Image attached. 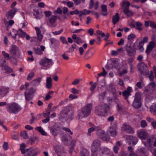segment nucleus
Wrapping results in <instances>:
<instances>
[{"instance_id":"f257e3e1","label":"nucleus","mask_w":156,"mask_h":156,"mask_svg":"<svg viewBox=\"0 0 156 156\" xmlns=\"http://www.w3.org/2000/svg\"><path fill=\"white\" fill-rule=\"evenodd\" d=\"M106 94V91H105L99 95V101L103 104L95 107V113L97 115L105 117L107 115V104L104 103V100L107 99V97L105 96Z\"/></svg>"},{"instance_id":"f03ea898","label":"nucleus","mask_w":156,"mask_h":156,"mask_svg":"<svg viewBox=\"0 0 156 156\" xmlns=\"http://www.w3.org/2000/svg\"><path fill=\"white\" fill-rule=\"evenodd\" d=\"M73 113V111L70 107L66 106L61 112V117L66 121L68 120L71 121L74 116Z\"/></svg>"},{"instance_id":"7ed1b4c3","label":"nucleus","mask_w":156,"mask_h":156,"mask_svg":"<svg viewBox=\"0 0 156 156\" xmlns=\"http://www.w3.org/2000/svg\"><path fill=\"white\" fill-rule=\"evenodd\" d=\"M92 108L91 104H87L85 106L81 108L79 111L80 113L78 115L79 118L82 119L83 117H87L90 114Z\"/></svg>"},{"instance_id":"20e7f679","label":"nucleus","mask_w":156,"mask_h":156,"mask_svg":"<svg viewBox=\"0 0 156 156\" xmlns=\"http://www.w3.org/2000/svg\"><path fill=\"white\" fill-rule=\"evenodd\" d=\"M6 108L8 112L14 114H16L21 109L20 107L15 103L8 104Z\"/></svg>"},{"instance_id":"39448f33","label":"nucleus","mask_w":156,"mask_h":156,"mask_svg":"<svg viewBox=\"0 0 156 156\" xmlns=\"http://www.w3.org/2000/svg\"><path fill=\"white\" fill-rule=\"evenodd\" d=\"M129 5L130 3L128 1H124L122 3V5L123 8V11L128 17H131L133 14V12L129 9Z\"/></svg>"},{"instance_id":"423d86ee","label":"nucleus","mask_w":156,"mask_h":156,"mask_svg":"<svg viewBox=\"0 0 156 156\" xmlns=\"http://www.w3.org/2000/svg\"><path fill=\"white\" fill-rule=\"evenodd\" d=\"M36 91V89L31 87L28 89H27L24 92L25 99L27 101L32 100L34 96L35 92Z\"/></svg>"},{"instance_id":"0eeeda50","label":"nucleus","mask_w":156,"mask_h":156,"mask_svg":"<svg viewBox=\"0 0 156 156\" xmlns=\"http://www.w3.org/2000/svg\"><path fill=\"white\" fill-rule=\"evenodd\" d=\"M138 67V70L140 72L141 74L146 75L148 73V70L147 66L144 62H142L139 63Z\"/></svg>"},{"instance_id":"6e6552de","label":"nucleus","mask_w":156,"mask_h":156,"mask_svg":"<svg viewBox=\"0 0 156 156\" xmlns=\"http://www.w3.org/2000/svg\"><path fill=\"white\" fill-rule=\"evenodd\" d=\"M30 148V150L25 153L24 156H37L40 152V150L38 148Z\"/></svg>"},{"instance_id":"1a4fd4ad","label":"nucleus","mask_w":156,"mask_h":156,"mask_svg":"<svg viewBox=\"0 0 156 156\" xmlns=\"http://www.w3.org/2000/svg\"><path fill=\"white\" fill-rule=\"evenodd\" d=\"M60 129V127L57 125H55L51 126L50 129L51 133L55 137L59 133Z\"/></svg>"},{"instance_id":"9d476101","label":"nucleus","mask_w":156,"mask_h":156,"mask_svg":"<svg viewBox=\"0 0 156 156\" xmlns=\"http://www.w3.org/2000/svg\"><path fill=\"white\" fill-rule=\"evenodd\" d=\"M17 11L18 9L15 8L8 11L6 14V16L7 19L8 20L12 19Z\"/></svg>"},{"instance_id":"9b49d317","label":"nucleus","mask_w":156,"mask_h":156,"mask_svg":"<svg viewBox=\"0 0 156 156\" xmlns=\"http://www.w3.org/2000/svg\"><path fill=\"white\" fill-rule=\"evenodd\" d=\"M126 50L128 55L131 56H132L136 51L135 48L130 44L126 45Z\"/></svg>"},{"instance_id":"f8f14e48","label":"nucleus","mask_w":156,"mask_h":156,"mask_svg":"<svg viewBox=\"0 0 156 156\" xmlns=\"http://www.w3.org/2000/svg\"><path fill=\"white\" fill-rule=\"evenodd\" d=\"M9 87H2L0 88V98H2L6 96L9 92Z\"/></svg>"},{"instance_id":"ddd939ff","label":"nucleus","mask_w":156,"mask_h":156,"mask_svg":"<svg viewBox=\"0 0 156 156\" xmlns=\"http://www.w3.org/2000/svg\"><path fill=\"white\" fill-rule=\"evenodd\" d=\"M97 134L99 138L103 140L107 141V137L105 132L103 130H101L97 131Z\"/></svg>"},{"instance_id":"4468645a","label":"nucleus","mask_w":156,"mask_h":156,"mask_svg":"<svg viewBox=\"0 0 156 156\" xmlns=\"http://www.w3.org/2000/svg\"><path fill=\"white\" fill-rule=\"evenodd\" d=\"M52 62V60L48 59L46 57L44 58L41 60V62L40 64L44 67H47Z\"/></svg>"},{"instance_id":"2eb2a0df","label":"nucleus","mask_w":156,"mask_h":156,"mask_svg":"<svg viewBox=\"0 0 156 156\" xmlns=\"http://www.w3.org/2000/svg\"><path fill=\"white\" fill-rule=\"evenodd\" d=\"M55 151L58 156H62L63 154L64 153L63 147L58 145L55 147Z\"/></svg>"},{"instance_id":"dca6fc26","label":"nucleus","mask_w":156,"mask_h":156,"mask_svg":"<svg viewBox=\"0 0 156 156\" xmlns=\"http://www.w3.org/2000/svg\"><path fill=\"white\" fill-rule=\"evenodd\" d=\"M109 67L110 68L116 67L119 64L118 61L116 58H113L109 60Z\"/></svg>"},{"instance_id":"f3484780","label":"nucleus","mask_w":156,"mask_h":156,"mask_svg":"<svg viewBox=\"0 0 156 156\" xmlns=\"http://www.w3.org/2000/svg\"><path fill=\"white\" fill-rule=\"evenodd\" d=\"M5 62L6 61L5 60H4L2 61V63L1 65V66L4 69L5 71V73H9L12 72L13 69L12 68L4 64Z\"/></svg>"},{"instance_id":"a211bd4d","label":"nucleus","mask_w":156,"mask_h":156,"mask_svg":"<svg viewBox=\"0 0 156 156\" xmlns=\"http://www.w3.org/2000/svg\"><path fill=\"white\" fill-rule=\"evenodd\" d=\"M126 139L130 140L129 144L130 145L133 146L135 145L138 141V139L136 137L132 136H129L126 137Z\"/></svg>"},{"instance_id":"6ab92c4d","label":"nucleus","mask_w":156,"mask_h":156,"mask_svg":"<svg viewBox=\"0 0 156 156\" xmlns=\"http://www.w3.org/2000/svg\"><path fill=\"white\" fill-rule=\"evenodd\" d=\"M122 128L127 133L130 134L133 133L134 132L133 129L130 126L125 123L123 124Z\"/></svg>"},{"instance_id":"aec40b11","label":"nucleus","mask_w":156,"mask_h":156,"mask_svg":"<svg viewBox=\"0 0 156 156\" xmlns=\"http://www.w3.org/2000/svg\"><path fill=\"white\" fill-rule=\"evenodd\" d=\"M101 141L98 139L94 140L91 144V148H96L97 149L101 145Z\"/></svg>"},{"instance_id":"412c9836","label":"nucleus","mask_w":156,"mask_h":156,"mask_svg":"<svg viewBox=\"0 0 156 156\" xmlns=\"http://www.w3.org/2000/svg\"><path fill=\"white\" fill-rule=\"evenodd\" d=\"M19 50V48L16 45H12L10 50V52L12 55H15L17 54V51H18Z\"/></svg>"},{"instance_id":"4be33fe9","label":"nucleus","mask_w":156,"mask_h":156,"mask_svg":"<svg viewBox=\"0 0 156 156\" xmlns=\"http://www.w3.org/2000/svg\"><path fill=\"white\" fill-rule=\"evenodd\" d=\"M72 37L73 39L74 40V42L77 44H79L80 43H82V40L79 37H77L76 34H73Z\"/></svg>"},{"instance_id":"5701e85b","label":"nucleus","mask_w":156,"mask_h":156,"mask_svg":"<svg viewBox=\"0 0 156 156\" xmlns=\"http://www.w3.org/2000/svg\"><path fill=\"white\" fill-rule=\"evenodd\" d=\"M155 43L153 41L150 42L147 46L146 52L147 53H149L154 47Z\"/></svg>"},{"instance_id":"b1692460","label":"nucleus","mask_w":156,"mask_h":156,"mask_svg":"<svg viewBox=\"0 0 156 156\" xmlns=\"http://www.w3.org/2000/svg\"><path fill=\"white\" fill-rule=\"evenodd\" d=\"M33 14L36 19H40L42 17L41 13H40L39 10L37 9H34L33 10Z\"/></svg>"},{"instance_id":"393cba45","label":"nucleus","mask_w":156,"mask_h":156,"mask_svg":"<svg viewBox=\"0 0 156 156\" xmlns=\"http://www.w3.org/2000/svg\"><path fill=\"white\" fill-rule=\"evenodd\" d=\"M52 87V79L51 77H48L46 80V87L48 89H50Z\"/></svg>"},{"instance_id":"a878e982","label":"nucleus","mask_w":156,"mask_h":156,"mask_svg":"<svg viewBox=\"0 0 156 156\" xmlns=\"http://www.w3.org/2000/svg\"><path fill=\"white\" fill-rule=\"evenodd\" d=\"M99 152L101 156H107V148H102L99 149Z\"/></svg>"},{"instance_id":"bb28decb","label":"nucleus","mask_w":156,"mask_h":156,"mask_svg":"<svg viewBox=\"0 0 156 156\" xmlns=\"http://www.w3.org/2000/svg\"><path fill=\"white\" fill-rule=\"evenodd\" d=\"M110 135L112 136H115L117 133L116 128L115 127H110L109 129Z\"/></svg>"},{"instance_id":"cd10ccee","label":"nucleus","mask_w":156,"mask_h":156,"mask_svg":"<svg viewBox=\"0 0 156 156\" xmlns=\"http://www.w3.org/2000/svg\"><path fill=\"white\" fill-rule=\"evenodd\" d=\"M80 156H89V151L85 148H83L80 151Z\"/></svg>"},{"instance_id":"c85d7f7f","label":"nucleus","mask_w":156,"mask_h":156,"mask_svg":"<svg viewBox=\"0 0 156 156\" xmlns=\"http://www.w3.org/2000/svg\"><path fill=\"white\" fill-rule=\"evenodd\" d=\"M93 53L88 50L85 53L84 58L85 60H87L89 59L93 55Z\"/></svg>"},{"instance_id":"c756f323","label":"nucleus","mask_w":156,"mask_h":156,"mask_svg":"<svg viewBox=\"0 0 156 156\" xmlns=\"http://www.w3.org/2000/svg\"><path fill=\"white\" fill-rule=\"evenodd\" d=\"M102 12L100 14L104 16H106L107 15L106 12L107 11V6L106 5H102L101 6Z\"/></svg>"},{"instance_id":"7c9ffc66","label":"nucleus","mask_w":156,"mask_h":156,"mask_svg":"<svg viewBox=\"0 0 156 156\" xmlns=\"http://www.w3.org/2000/svg\"><path fill=\"white\" fill-rule=\"evenodd\" d=\"M35 129L41 133L42 135H47V133L44 131V130L41 126L36 127L35 128Z\"/></svg>"},{"instance_id":"2f4dec72","label":"nucleus","mask_w":156,"mask_h":156,"mask_svg":"<svg viewBox=\"0 0 156 156\" xmlns=\"http://www.w3.org/2000/svg\"><path fill=\"white\" fill-rule=\"evenodd\" d=\"M133 106L136 108H138L141 106V101H134L133 103Z\"/></svg>"},{"instance_id":"473e14b6","label":"nucleus","mask_w":156,"mask_h":156,"mask_svg":"<svg viewBox=\"0 0 156 156\" xmlns=\"http://www.w3.org/2000/svg\"><path fill=\"white\" fill-rule=\"evenodd\" d=\"M119 16L118 13H116L115 15L112 17V22L114 24H115L118 22L119 20Z\"/></svg>"},{"instance_id":"72a5a7b5","label":"nucleus","mask_w":156,"mask_h":156,"mask_svg":"<svg viewBox=\"0 0 156 156\" xmlns=\"http://www.w3.org/2000/svg\"><path fill=\"white\" fill-rule=\"evenodd\" d=\"M141 93L137 92L135 94L134 101H141Z\"/></svg>"},{"instance_id":"f704fd0d","label":"nucleus","mask_w":156,"mask_h":156,"mask_svg":"<svg viewBox=\"0 0 156 156\" xmlns=\"http://www.w3.org/2000/svg\"><path fill=\"white\" fill-rule=\"evenodd\" d=\"M41 80V78L39 77L33 80L32 82V83L34 86H37L39 85Z\"/></svg>"},{"instance_id":"c9c22d12","label":"nucleus","mask_w":156,"mask_h":156,"mask_svg":"<svg viewBox=\"0 0 156 156\" xmlns=\"http://www.w3.org/2000/svg\"><path fill=\"white\" fill-rule=\"evenodd\" d=\"M138 136L140 138L145 139L147 136V134L144 131H142L139 133Z\"/></svg>"},{"instance_id":"e433bc0d","label":"nucleus","mask_w":156,"mask_h":156,"mask_svg":"<svg viewBox=\"0 0 156 156\" xmlns=\"http://www.w3.org/2000/svg\"><path fill=\"white\" fill-rule=\"evenodd\" d=\"M109 90L111 91L113 94H115L116 93V90L115 87L113 84L111 83L109 85Z\"/></svg>"},{"instance_id":"4c0bfd02","label":"nucleus","mask_w":156,"mask_h":156,"mask_svg":"<svg viewBox=\"0 0 156 156\" xmlns=\"http://www.w3.org/2000/svg\"><path fill=\"white\" fill-rule=\"evenodd\" d=\"M33 50L34 51L35 53L37 55H42L43 54V52L41 50V49L38 48L34 47L33 48Z\"/></svg>"},{"instance_id":"58836bf2","label":"nucleus","mask_w":156,"mask_h":156,"mask_svg":"<svg viewBox=\"0 0 156 156\" xmlns=\"http://www.w3.org/2000/svg\"><path fill=\"white\" fill-rule=\"evenodd\" d=\"M57 16H52L49 20V22L50 23H54L56 21L57 19Z\"/></svg>"},{"instance_id":"ea45409f","label":"nucleus","mask_w":156,"mask_h":156,"mask_svg":"<svg viewBox=\"0 0 156 156\" xmlns=\"http://www.w3.org/2000/svg\"><path fill=\"white\" fill-rule=\"evenodd\" d=\"M97 151L98 149L96 148H91V156H97Z\"/></svg>"},{"instance_id":"a19ab883","label":"nucleus","mask_w":156,"mask_h":156,"mask_svg":"<svg viewBox=\"0 0 156 156\" xmlns=\"http://www.w3.org/2000/svg\"><path fill=\"white\" fill-rule=\"evenodd\" d=\"M49 41L51 45H55V44H58L59 42L58 40L54 38H51L49 39Z\"/></svg>"},{"instance_id":"79ce46f5","label":"nucleus","mask_w":156,"mask_h":156,"mask_svg":"<svg viewBox=\"0 0 156 156\" xmlns=\"http://www.w3.org/2000/svg\"><path fill=\"white\" fill-rule=\"evenodd\" d=\"M136 28L138 29L140 31H141L142 30V28H141V27L142 25V24L140 22H136Z\"/></svg>"},{"instance_id":"37998d69","label":"nucleus","mask_w":156,"mask_h":156,"mask_svg":"<svg viewBox=\"0 0 156 156\" xmlns=\"http://www.w3.org/2000/svg\"><path fill=\"white\" fill-rule=\"evenodd\" d=\"M20 136L25 139H27L28 138L27 133L25 131H21L20 133Z\"/></svg>"},{"instance_id":"c03bdc74","label":"nucleus","mask_w":156,"mask_h":156,"mask_svg":"<svg viewBox=\"0 0 156 156\" xmlns=\"http://www.w3.org/2000/svg\"><path fill=\"white\" fill-rule=\"evenodd\" d=\"M122 94L123 96L125 97L126 98V99L128 96L130 94V92L127 90H125L124 91L122 92Z\"/></svg>"},{"instance_id":"a18cd8bd","label":"nucleus","mask_w":156,"mask_h":156,"mask_svg":"<svg viewBox=\"0 0 156 156\" xmlns=\"http://www.w3.org/2000/svg\"><path fill=\"white\" fill-rule=\"evenodd\" d=\"M150 109L152 112L156 115V104L154 106L151 107Z\"/></svg>"},{"instance_id":"49530a36","label":"nucleus","mask_w":156,"mask_h":156,"mask_svg":"<svg viewBox=\"0 0 156 156\" xmlns=\"http://www.w3.org/2000/svg\"><path fill=\"white\" fill-rule=\"evenodd\" d=\"M148 41V37H144L142 41H140L139 43V45L141 44H144V43L147 42Z\"/></svg>"},{"instance_id":"de8ad7c7","label":"nucleus","mask_w":156,"mask_h":156,"mask_svg":"<svg viewBox=\"0 0 156 156\" xmlns=\"http://www.w3.org/2000/svg\"><path fill=\"white\" fill-rule=\"evenodd\" d=\"M60 40L63 44H68V42L66 40V38L64 37L61 36L60 37Z\"/></svg>"},{"instance_id":"09e8293b","label":"nucleus","mask_w":156,"mask_h":156,"mask_svg":"<svg viewBox=\"0 0 156 156\" xmlns=\"http://www.w3.org/2000/svg\"><path fill=\"white\" fill-rule=\"evenodd\" d=\"M135 37L136 35L134 34H131L128 36L127 39L129 41H132Z\"/></svg>"},{"instance_id":"8fccbe9b","label":"nucleus","mask_w":156,"mask_h":156,"mask_svg":"<svg viewBox=\"0 0 156 156\" xmlns=\"http://www.w3.org/2000/svg\"><path fill=\"white\" fill-rule=\"evenodd\" d=\"M2 54L4 56V58L7 60H9L10 59L9 55L6 53L5 51H2Z\"/></svg>"},{"instance_id":"3c124183","label":"nucleus","mask_w":156,"mask_h":156,"mask_svg":"<svg viewBox=\"0 0 156 156\" xmlns=\"http://www.w3.org/2000/svg\"><path fill=\"white\" fill-rule=\"evenodd\" d=\"M34 73H30L28 74L27 78V80H31L32 78L34 77Z\"/></svg>"},{"instance_id":"603ef678","label":"nucleus","mask_w":156,"mask_h":156,"mask_svg":"<svg viewBox=\"0 0 156 156\" xmlns=\"http://www.w3.org/2000/svg\"><path fill=\"white\" fill-rule=\"evenodd\" d=\"M9 145L8 142H5L3 145V147L4 149L6 151L8 149Z\"/></svg>"},{"instance_id":"864d4df0","label":"nucleus","mask_w":156,"mask_h":156,"mask_svg":"<svg viewBox=\"0 0 156 156\" xmlns=\"http://www.w3.org/2000/svg\"><path fill=\"white\" fill-rule=\"evenodd\" d=\"M97 85V83L95 82L94 83L93 85H91V86L90 88V90L91 91H93L95 88L96 87Z\"/></svg>"},{"instance_id":"5fc2aeb1","label":"nucleus","mask_w":156,"mask_h":156,"mask_svg":"<svg viewBox=\"0 0 156 156\" xmlns=\"http://www.w3.org/2000/svg\"><path fill=\"white\" fill-rule=\"evenodd\" d=\"M63 29H62L58 31H55L52 32L53 34L55 35H58L60 34L63 31Z\"/></svg>"},{"instance_id":"6e6d98bb","label":"nucleus","mask_w":156,"mask_h":156,"mask_svg":"<svg viewBox=\"0 0 156 156\" xmlns=\"http://www.w3.org/2000/svg\"><path fill=\"white\" fill-rule=\"evenodd\" d=\"M19 30L21 33V34L20 35V36L22 38H24L27 34L25 32L23 31L21 29H19Z\"/></svg>"},{"instance_id":"4d7b16f0","label":"nucleus","mask_w":156,"mask_h":156,"mask_svg":"<svg viewBox=\"0 0 156 156\" xmlns=\"http://www.w3.org/2000/svg\"><path fill=\"white\" fill-rule=\"evenodd\" d=\"M79 13V11L78 9H76L74 11H70L69 13L71 15H73L74 14H77Z\"/></svg>"},{"instance_id":"13d9d810","label":"nucleus","mask_w":156,"mask_h":156,"mask_svg":"<svg viewBox=\"0 0 156 156\" xmlns=\"http://www.w3.org/2000/svg\"><path fill=\"white\" fill-rule=\"evenodd\" d=\"M72 92L74 94H78L79 93V91L75 88H72L71 89Z\"/></svg>"},{"instance_id":"bf43d9fd","label":"nucleus","mask_w":156,"mask_h":156,"mask_svg":"<svg viewBox=\"0 0 156 156\" xmlns=\"http://www.w3.org/2000/svg\"><path fill=\"white\" fill-rule=\"evenodd\" d=\"M30 148H27V149H20L21 151V153L22 154H25V153H27V152L29 151V150H30Z\"/></svg>"},{"instance_id":"052dcab7","label":"nucleus","mask_w":156,"mask_h":156,"mask_svg":"<svg viewBox=\"0 0 156 156\" xmlns=\"http://www.w3.org/2000/svg\"><path fill=\"white\" fill-rule=\"evenodd\" d=\"M62 129L65 131L69 132L71 135L73 134V133L71 131V130L69 128L66 127H63Z\"/></svg>"},{"instance_id":"680f3d73","label":"nucleus","mask_w":156,"mask_h":156,"mask_svg":"<svg viewBox=\"0 0 156 156\" xmlns=\"http://www.w3.org/2000/svg\"><path fill=\"white\" fill-rule=\"evenodd\" d=\"M62 58L65 60H68L69 59V58L67 54L64 53L62 55Z\"/></svg>"},{"instance_id":"e2e57ef3","label":"nucleus","mask_w":156,"mask_h":156,"mask_svg":"<svg viewBox=\"0 0 156 156\" xmlns=\"http://www.w3.org/2000/svg\"><path fill=\"white\" fill-rule=\"evenodd\" d=\"M141 126L142 127H144L147 126V123L145 120H142L141 122Z\"/></svg>"},{"instance_id":"0e129e2a","label":"nucleus","mask_w":156,"mask_h":156,"mask_svg":"<svg viewBox=\"0 0 156 156\" xmlns=\"http://www.w3.org/2000/svg\"><path fill=\"white\" fill-rule=\"evenodd\" d=\"M106 82L104 79L102 80L100 82V85L101 87H104L106 85Z\"/></svg>"},{"instance_id":"69168bd1","label":"nucleus","mask_w":156,"mask_h":156,"mask_svg":"<svg viewBox=\"0 0 156 156\" xmlns=\"http://www.w3.org/2000/svg\"><path fill=\"white\" fill-rule=\"evenodd\" d=\"M85 30L83 29H77L76 30H75L73 31H71V32L73 33H80L81 31H85Z\"/></svg>"},{"instance_id":"338daca9","label":"nucleus","mask_w":156,"mask_h":156,"mask_svg":"<svg viewBox=\"0 0 156 156\" xmlns=\"http://www.w3.org/2000/svg\"><path fill=\"white\" fill-rule=\"evenodd\" d=\"M44 13L46 17H49L51 15V12L50 11H45L44 12Z\"/></svg>"},{"instance_id":"774afa93","label":"nucleus","mask_w":156,"mask_h":156,"mask_svg":"<svg viewBox=\"0 0 156 156\" xmlns=\"http://www.w3.org/2000/svg\"><path fill=\"white\" fill-rule=\"evenodd\" d=\"M94 30L93 28L90 29L87 31V33L90 34V35L92 36L94 33Z\"/></svg>"}]
</instances>
